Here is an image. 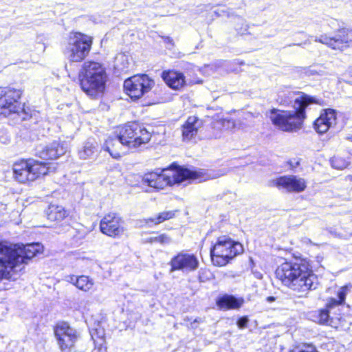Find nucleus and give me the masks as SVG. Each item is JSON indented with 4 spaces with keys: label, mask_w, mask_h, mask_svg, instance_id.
<instances>
[{
    "label": "nucleus",
    "mask_w": 352,
    "mask_h": 352,
    "mask_svg": "<svg viewBox=\"0 0 352 352\" xmlns=\"http://www.w3.org/2000/svg\"><path fill=\"white\" fill-rule=\"evenodd\" d=\"M67 215V211L61 206L50 205L46 211L47 218L50 221L60 222Z\"/></svg>",
    "instance_id": "obj_23"
},
{
    "label": "nucleus",
    "mask_w": 352,
    "mask_h": 352,
    "mask_svg": "<svg viewBox=\"0 0 352 352\" xmlns=\"http://www.w3.org/2000/svg\"><path fill=\"white\" fill-rule=\"evenodd\" d=\"M217 242L221 243V242H236V241L234 240L230 239H219Z\"/></svg>",
    "instance_id": "obj_40"
},
{
    "label": "nucleus",
    "mask_w": 352,
    "mask_h": 352,
    "mask_svg": "<svg viewBox=\"0 0 352 352\" xmlns=\"http://www.w3.org/2000/svg\"><path fill=\"white\" fill-rule=\"evenodd\" d=\"M67 148L64 143L54 141L46 146H38L36 149V155L43 160H56L64 155Z\"/></svg>",
    "instance_id": "obj_17"
},
{
    "label": "nucleus",
    "mask_w": 352,
    "mask_h": 352,
    "mask_svg": "<svg viewBox=\"0 0 352 352\" xmlns=\"http://www.w3.org/2000/svg\"><path fill=\"white\" fill-rule=\"evenodd\" d=\"M96 152V142L89 140L85 143L82 148L79 151L78 154L80 158L86 160L94 157Z\"/></svg>",
    "instance_id": "obj_25"
},
{
    "label": "nucleus",
    "mask_w": 352,
    "mask_h": 352,
    "mask_svg": "<svg viewBox=\"0 0 352 352\" xmlns=\"http://www.w3.org/2000/svg\"><path fill=\"white\" fill-rule=\"evenodd\" d=\"M198 263L199 262L194 255L180 254L173 258L171 261L172 270H195L197 268Z\"/></svg>",
    "instance_id": "obj_18"
},
{
    "label": "nucleus",
    "mask_w": 352,
    "mask_h": 352,
    "mask_svg": "<svg viewBox=\"0 0 352 352\" xmlns=\"http://www.w3.org/2000/svg\"><path fill=\"white\" fill-rule=\"evenodd\" d=\"M276 275L282 283L293 291L305 294L314 289L317 276L305 265L285 262L276 270Z\"/></svg>",
    "instance_id": "obj_3"
},
{
    "label": "nucleus",
    "mask_w": 352,
    "mask_h": 352,
    "mask_svg": "<svg viewBox=\"0 0 352 352\" xmlns=\"http://www.w3.org/2000/svg\"><path fill=\"white\" fill-rule=\"evenodd\" d=\"M102 148L113 158L118 159L121 155L126 154L130 147L129 141L125 137H122V130L120 129L119 134L109 136L106 140Z\"/></svg>",
    "instance_id": "obj_15"
},
{
    "label": "nucleus",
    "mask_w": 352,
    "mask_h": 352,
    "mask_svg": "<svg viewBox=\"0 0 352 352\" xmlns=\"http://www.w3.org/2000/svg\"><path fill=\"white\" fill-rule=\"evenodd\" d=\"M70 282L76 285L77 288L85 292H89L94 284L93 280L86 276L78 277L73 276L70 278Z\"/></svg>",
    "instance_id": "obj_24"
},
{
    "label": "nucleus",
    "mask_w": 352,
    "mask_h": 352,
    "mask_svg": "<svg viewBox=\"0 0 352 352\" xmlns=\"http://www.w3.org/2000/svg\"><path fill=\"white\" fill-rule=\"evenodd\" d=\"M79 309H80V311L82 314H84V313H85V308H84V309H81V308H80Z\"/></svg>",
    "instance_id": "obj_42"
},
{
    "label": "nucleus",
    "mask_w": 352,
    "mask_h": 352,
    "mask_svg": "<svg viewBox=\"0 0 352 352\" xmlns=\"http://www.w3.org/2000/svg\"><path fill=\"white\" fill-rule=\"evenodd\" d=\"M217 306L220 309H236L243 304V299L231 295H224L217 300Z\"/></svg>",
    "instance_id": "obj_22"
},
{
    "label": "nucleus",
    "mask_w": 352,
    "mask_h": 352,
    "mask_svg": "<svg viewBox=\"0 0 352 352\" xmlns=\"http://www.w3.org/2000/svg\"><path fill=\"white\" fill-rule=\"evenodd\" d=\"M170 241V239L165 234H161L158 236L155 237L153 239V238H151L148 242H168Z\"/></svg>",
    "instance_id": "obj_35"
},
{
    "label": "nucleus",
    "mask_w": 352,
    "mask_h": 352,
    "mask_svg": "<svg viewBox=\"0 0 352 352\" xmlns=\"http://www.w3.org/2000/svg\"><path fill=\"white\" fill-rule=\"evenodd\" d=\"M201 120L195 116H190L182 126V138L184 141L194 139L201 126Z\"/></svg>",
    "instance_id": "obj_20"
},
{
    "label": "nucleus",
    "mask_w": 352,
    "mask_h": 352,
    "mask_svg": "<svg viewBox=\"0 0 352 352\" xmlns=\"http://www.w3.org/2000/svg\"><path fill=\"white\" fill-rule=\"evenodd\" d=\"M44 230H45V229L44 228L35 229L34 231L31 232V236H32V239H35V240L38 239L36 237L34 236V235L45 234L46 232H44Z\"/></svg>",
    "instance_id": "obj_36"
},
{
    "label": "nucleus",
    "mask_w": 352,
    "mask_h": 352,
    "mask_svg": "<svg viewBox=\"0 0 352 352\" xmlns=\"http://www.w3.org/2000/svg\"><path fill=\"white\" fill-rule=\"evenodd\" d=\"M43 253V243H0V280L16 279L19 265Z\"/></svg>",
    "instance_id": "obj_1"
},
{
    "label": "nucleus",
    "mask_w": 352,
    "mask_h": 352,
    "mask_svg": "<svg viewBox=\"0 0 352 352\" xmlns=\"http://www.w3.org/2000/svg\"><path fill=\"white\" fill-rule=\"evenodd\" d=\"M106 73L101 64L97 62H85L79 73L82 89L87 95L95 97L104 89Z\"/></svg>",
    "instance_id": "obj_5"
},
{
    "label": "nucleus",
    "mask_w": 352,
    "mask_h": 352,
    "mask_svg": "<svg viewBox=\"0 0 352 352\" xmlns=\"http://www.w3.org/2000/svg\"><path fill=\"white\" fill-rule=\"evenodd\" d=\"M174 216L175 211H164L160 212L156 217L148 219L147 220V223L159 224L166 220L173 218Z\"/></svg>",
    "instance_id": "obj_29"
},
{
    "label": "nucleus",
    "mask_w": 352,
    "mask_h": 352,
    "mask_svg": "<svg viewBox=\"0 0 352 352\" xmlns=\"http://www.w3.org/2000/svg\"><path fill=\"white\" fill-rule=\"evenodd\" d=\"M154 85V81L147 75L133 76L124 82V88L133 99H138L148 92Z\"/></svg>",
    "instance_id": "obj_10"
},
{
    "label": "nucleus",
    "mask_w": 352,
    "mask_h": 352,
    "mask_svg": "<svg viewBox=\"0 0 352 352\" xmlns=\"http://www.w3.org/2000/svg\"><path fill=\"white\" fill-rule=\"evenodd\" d=\"M272 185L278 188H283L289 192H300L306 188L304 179L296 175H286L280 177L272 181Z\"/></svg>",
    "instance_id": "obj_16"
},
{
    "label": "nucleus",
    "mask_w": 352,
    "mask_h": 352,
    "mask_svg": "<svg viewBox=\"0 0 352 352\" xmlns=\"http://www.w3.org/2000/svg\"><path fill=\"white\" fill-rule=\"evenodd\" d=\"M236 31L238 34H244L248 31V25L243 19L238 17L236 19V24L235 25Z\"/></svg>",
    "instance_id": "obj_32"
},
{
    "label": "nucleus",
    "mask_w": 352,
    "mask_h": 352,
    "mask_svg": "<svg viewBox=\"0 0 352 352\" xmlns=\"http://www.w3.org/2000/svg\"><path fill=\"white\" fill-rule=\"evenodd\" d=\"M21 97L19 90L0 87V116L5 117L14 115L22 120L26 119V112L21 107L19 99Z\"/></svg>",
    "instance_id": "obj_7"
},
{
    "label": "nucleus",
    "mask_w": 352,
    "mask_h": 352,
    "mask_svg": "<svg viewBox=\"0 0 352 352\" xmlns=\"http://www.w3.org/2000/svg\"><path fill=\"white\" fill-rule=\"evenodd\" d=\"M162 78L166 85L173 89H180L185 85V77L181 72L177 71L164 72Z\"/></svg>",
    "instance_id": "obj_21"
},
{
    "label": "nucleus",
    "mask_w": 352,
    "mask_h": 352,
    "mask_svg": "<svg viewBox=\"0 0 352 352\" xmlns=\"http://www.w3.org/2000/svg\"><path fill=\"white\" fill-rule=\"evenodd\" d=\"M294 100L293 110L283 111L272 109L270 118L272 124L279 130L293 132L299 130L306 119V108L311 104L317 103L315 98L298 91Z\"/></svg>",
    "instance_id": "obj_2"
},
{
    "label": "nucleus",
    "mask_w": 352,
    "mask_h": 352,
    "mask_svg": "<svg viewBox=\"0 0 352 352\" xmlns=\"http://www.w3.org/2000/svg\"><path fill=\"white\" fill-rule=\"evenodd\" d=\"M48 164L32 159L22 160L13 165L14 177L20 183L32 182L49 172Z\"/></svg>",
    "instance_id": "obj_6"
},
{
    "label": "nucleus",
    "mask_w": 352,
    "mask_h": 352,
    "mask_svg": "<svg viewBox=\"0 0 352 352\" xmlns=\"http://www.w3.org/2000/svg\"><path fill=\"white\" fill-rule=\"evenodd\" d=\"M54 333L62 352H69L78 339L77 331L67 322H58L54 328Z\"/></svg>",
    "instance_id": "obj_12"
},
{
    "label": "nucleus",
    "mask_w": 352,
    "mask_h": 352,
    "mask_svg": "<svg viewBox=\"0 0 352 352\" xmlns=\"http://www.w3.org/2000/svg\"><path fill=\"white\" fill-rule=\"evenodd\" d=\"M247 322L248 319L246 318H241L238 320L237 324L239 328H243L246 326Z\"/></svg>",
    "instance_id": "obj_38"
},
{
    "label": "nucleus",
    "mask_w": 352,
    "mask_h": 352,
    "mask_svg": "<svg viewBox=\"0 0 352 352\" xmlns=\"http://www.w3.org/2000/svg\"><path fill=\"white\" fill-rule=\"evenodd\" d=\"M331 164L333 168L342 170L349 166V162L342 157L334 156L331 159Z\"/></svg>",
    "instance_id": "obj_30"
},
{
    "label": "nucleus",
    "mask_w": 352,
    "mask_h": 352,
    "mask_svg": "<svg viewBox=\"0 0 352 352\" xmlns=\"http://www.w3.org/2000/svg\"><path fill=\"white\" fill-rule=\"evenodd\" d=\"M122 135L129 141L130 148H137L147 143L151 137L145 127L136 122L125 124L121 128Z\"/></svg>",
    "instance_id": "obj_11"
},
{
    "label": "nucleus",
    "mask_w": 352,
    "mask_h": 352,
    "mask_svg": "<svg viewBox=\"0 0 352 352\" xmlns=\"http://www.w3.org/2000/svg\"><path fill=\"white\" fill-rule=\"evenodd\" d=\"M101 232L109 236H118L124 233V221L116 213L109 212L100 221Z\"/></svg>",
    "instance_id": "obj_14"
},
{
    "label": "nucleus",
    "mask_w": 352,
    "mask_h": 352,
    "mask_svg": "<svg viewBox=\"0 0 352 352\" xmlns=\"http://www.w3.org/2000/svg\"><path fill=\"white\" fill-rule=\"evenodd\" d=\"M347 292V286H344L340 288V289L338 292V302H341L342 304L344 302Z\"/></svg>",
    "instance_id": "obj_34"
},
{
    "label": "nucleus",
    "mask_w": 352,
    "mask_h": 352,
    "mask_svg": "<svg viewBox=\"0 0 352 352\" xmlns=\"http://www.w3.org/2000/svg\"><path fill=\"white\" fill-rule=\"evenodd\" d=\"M341 304H342L341 302H338V299H337V298H331L329 300L328 307L329 308H331V307H333L334 306H338V305H340Z\"/></svg>",
    "instance_id": "obj_37"
},
{
    "label": "nucleus",
    "mask_w": 352,
    "mask_h": 352,
    "mask_svg": "<svg viewBox=\"0 0 352 352\" xmlns=\"http://www.w3.org/2000/svg\"><path fill=\"white\" fill-rule=\"evenodd\" d=\"M314 41L326 45L333 50H342L352 42V30L345 28H340L335 36L330 37L327 34H322L319 37L316 36Z\"/></svg>",
    "instance_id": "obj_13"
},
{
    "label": "nucleus",
    "mask_w": 352,
    "mask_h": 352,
    "mask_svg": "<svg viewBox=\"0 0 352 352\" xmlns=\"http://www.w3.org/2000/svg\"><path fill=\"white\" fill-rule=\"evenodd\" d=\"M129 65V57L124 54H120L115 58L114 67L119 72H125Z\"/></svg>",
    "instance_id": "obj_28"
},
{
    "label": "nucleus",
    "mask_w": 352,
    "mask_h": 352,
    "mask_svg": "<svg viewBox=\"0 0 352 352\" xmlns=\"http://www.w3.org/2000/svg\"><path fill=\"white\" fill-rule=\"evenodd\" d=\"M200 172L173 164L170 169H163L160 173L155 171L146 174L143 177V182L150 187L160 190L164 189L167 186L180 184L186 180L200 179Z\"/></svg>",
    "instance_id": "obj_4"
},
{
    "label": "nucleus",
    "mask_w": 352,
    "mask_h": 352,
    "mask_svg": "<svg viewBox=\"0 0 352 352\" xmlns=\"http://www.w3.org/2000/svg\"><path fill=\"white\" fill-rule=\"evenodd\" d=\"M242 243H214L211 249L212 262L214 265L223 266L229 259L243 252Z\"/></svg>",
    "instance_id": "obj_9"
},
{
    "label": "nucleus",
    "mask_w": 352,
    "mask_h": 352,
    "mask_svg": "<svg viewBox=\"0 0 352 352\" xmlns=\"http://www.w3.org/2000/svg\"><path fill=\"white\" fill-rule=\"evenodd\" d=\"M321 67L314 66L309 67H305L300 69V74L302 77L311 76L315 75H323L324 72L320 69Z\"/></svg>",
    "instance_id": "obj_31"
},
{
    "label": "nucleus",
    "mask_w": 352,
    "mask_h": 352,
    "mask_svg": "<svg viewBox=\"0 0 352 352\" xmlns=\"http://www.w3.org/2000/svg\"><path fill=\"white\" fill-rule=\"evenodd\" d=\"M213 128L219 131L232 130L235 128L236 124L233 119L222 118L212 123Z\"/></svg>",
    "instance_id": "obj_27"
},
{
    "label": "nucleus",
    "mask_w": 352,
    "mask_h": 352,
    "mask_svg": "<svg viewBox=\"0 0 352 352\" xmlns=\"http://www.w3.org/2000/svg\"><path fill=\"white\" fill-rule=\"evenodd\" d=\"M274 300V298L272 296H270L267 298V301H269V302H272Z\"/></svg>",
    "instance_id": "obj_41"
},
{
    "label": "nucleus",
    "mask_w": 352,
    "mask_h": 352,
    "mask_svg": "<svg viewBox=\"0 0 352 352\" xmlns=\"http://www.w3.org/2000/svg\"><path fill=\"white\" fill-rule=\"evenodd\" d=\"M203 322V320L201 318H197L194 320V321L191 323V326L192 328H196L197 327V324H199Z\"/></svg>",
    "instance_id": "obj_39"
},
{
    "label": "nucleus",
    "mask_w": 352,
    "mask_h": 352,
    "mask_svg": "<svg viewBox=\"0 0 352 352\" xmlns=\"http://www.w3.org/2000/svg\"><path fill=\"white\" fill-rule=\"evenodd\" d=\"M329 311L327 310H321L319 313L318 320L320 324H327L329 321Z\"/></svg>",
    "instance_id": "obj_33"
},
{
    "label": "nucleus",
    "mask_w": 352,
    "mask_h": 352,
    "mask_svg": "<svg viewBox=\"0 0 352 352\" xmlns=\"http://www.w3.org/2000/svg\"><path fill=\"white\" fill-rule=\"evenodd\" d=\"M348 139L350 140L351 141H352V135L349 137Z\"/></svg>",
    "instance_id": "obj_43"
},
{
    "label": "nucleus",
    "mask_w": 352,
    "mask_h": 352,
    "mask_svg": "<svg viewBox=\"0 0 352 352\" xmlns=\"http://www.w3.org/2000/svg\"><path fill=\"white\" fill-rule=\"evenodd\" d=\"M351 235H352V234H351Z\"/></svg>",
    "instance_id": "obj_44"
},
{
    "label": "nucleus",
    "mask_w": 352,
    "mask_h": 352,
    "mask_svg": "<svg viewBox=\"0 0 352 352\" xmlns=\"http://www.w3.org/2000/svg\"><path fill=\"white\" fill-rule=\"evenodd\" d=\"M336 115L333 109H327L316 120L314 126L317 133L323 134L336 124Z\"/></svg>",
    "instance_id": "obj_19"
},
{
    "label": "nucleus",
    "mask_w": 352,
    "mask_h": 352,
    "mask_svg": "<svg viewBox=\"0 0 352 352\" xmlns=\"http://www.w3.org/2000/svg\"><path fill=\"white\" fill-rule=\"evenodd\" d=\"M91 45V37L76 32L70 37L65 55L70 62H80L89 53Z\"/></svg>",
    "instance_id": "obj_8"
},
{
    "label": "nucleus",
    "mask_w": 352,
    "mask_h": 352,
    "mask_svg": "<svg viewBox=\"0 0 352 352\" xmlns=\"http://www.w3.org/2000/svg\"><path fill=\"white\" fill-rule=\"evenodd\" d=\"M91 338L96 347L100 350L105 344V333L102 327L93 329L91 331Z\"/></svg>",
    "instance_id": "obj_26"
}]
</instances>
